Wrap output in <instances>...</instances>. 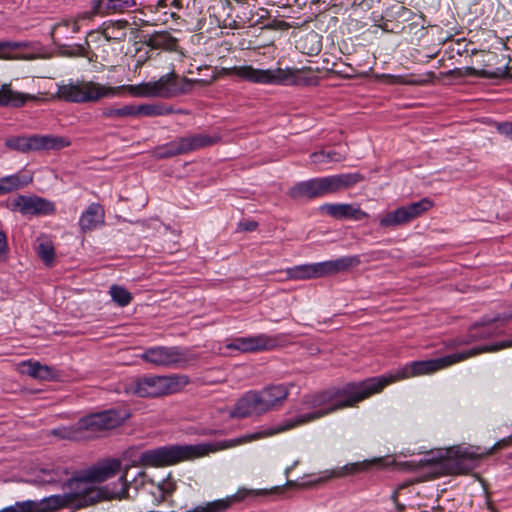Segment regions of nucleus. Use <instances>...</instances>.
<instances>
[{
	"mask_svg": "<svg viewBox=\"0 0 512 512\" xmlns=\"http://www.w3.org/2000/svg\"><path fill=\"white\" fill-rule=\"evenodd\" d=\"M390 379L371 377L358 382H348L315 394L305 395L301 400L300 414L286 419L272 427L263 428L239 439V443L270 437L300 425L315 421L335 411L354 407L359 402L383 390Z\"/></svg>",
	"mask_w": 512,
	"mask_h": 512,
	"instance_id": "f257e3e1",
	"label": "nucleus"
},
{
	"mask_svg": "<svg viewBox=\"0 0 512 512\" xmlns=\"http://www.w3.org/2000/svg\"><path fill=\"white\" fill-rule=\"evenodd\" d=\"M68 475V468L59 465L52 466L40 469L30 482L37 485L62 483V489L65 491V496L68 497L70 508L75 510L107 498L102 489L96 487L92 480L88 478L85 471L64 481Z\"/></svg>",
	"mask_w": 512,
	"mask_h": 512,
	"instance_id": "f03ea898",
	"label": "nucleus"
},
{
	"mask_svg": "<svg viewBox=\"0 0 512 512\" xmlns=\"http://www.w3.org/2000/svg\"><path fill=\"white\" fill-rule=\"evenodd\" d=\"M508 347H512V339L503 340L494 345H482L479 347H473L466 351L453 353L440 358L413 361L397 371L396 374L383 377L390 379V381L386 384L387 386L388 384L400 379L432 374L481 353L494 352Z\"/></svg>",
	"mask_w": 512,
	"mask_h": 512,
	"instance_id": "7ed1b4c3",
	"label": "nucleus"
},
{
	"mask_svg": "<svg viewBox=\"0 0 512 512\" xmlns=\"http://www.w3.org/2000/svg\"><path fill=\"white\" fill-rule=\"evenodd\" d=\"M227 76H237L243 80L264 85H312L317 82L314 75L305 76V69L276 68L257 69L251 65L223 68Z\"/></svg>",
	"mask_w": 512,
	"mask_h": 512,
	"instance_id": "20e7f679",
	"label": "nucleus"
},
{
	"mask_svg": "<svg viewBox=\"0 0 512 512\" xmlns=\"http://www.w3.org/2000/svg\"><path fill=\"white\" fill-rule=\"evenodd\" d=\"M129 414L125 410L108 409L82 417L69 427H59L51 434L61 439L80 440L83 437H92L96 433L111 430L120 426Z\"/></svg>",
	"mask_w": 512,
	"mask_h": 512,
	"instance_id": "39448f33",
	"label": "nucleus"
},
{
	"mask_svg": "<svg viewBox=\"0 0 512 512\" xmlns=\"http://www.w3.org/2000/svg\"><path fill=\"white\" fill-rule=\"evenodd\" d=\"M190 383L187 375H143L135 378L127 392L142 398H157L180 392Z\"/></svg>",
	"mask_w": 512,
	"mask_h": 512,
	"instance_id": "423d86ee",
	"label": "nucleus"
},
{
	"mask_svg": "<svg viewBox=\"0 0 512 512\" xmlns=\"http://www.w3.org/2000/svg\"><path fill=\"white\" fill-rule=\"evenodd\" d=\"M362 179L363 177L359 173L314 178L294 185L289 190V196L293 199H312L349 188L362 181Z\"/></svg>",
	"mask_w": 512,
	"mask_h": 512,
	"instance_id": "0eeeda50",
	"label": "nucleus"
},
{
	"mask_svg": "<svg viewBox=\"0 0 512 512\" xmlns=\"http://www.w3.org/2000/svg\"><path fill=\"white\" fill-rule=\"evenodd\" d=\"M210 451V446L207 444L167 445L142 452L138 462L143 466H169L205 456Z\"/></svg>",
	"mask_w": 512,
	"mask_h": 512,
	"instance_id": "6e6552de",
	"label": "nucleus"
},
{
	"mask_svg": "<svg viewBox=\"0 0 512 512\" xmlns=\"http://www.w3.org/2000/svg\"><path fill=\"white\" fill-rule=\"evenodd\" d=\"M197 82H200V80H192L186 77L179 78L172 71L161 76L157 81L129 85L128 89L132 94L139 97L169 99L189 93L192 90L193 84Z\"/></svg>",
	"mask_w": 512,
	"mask_h": 512,
	"instance_id": "1a4fd4ad",
	"label": "nucleus"
},
{
	"mask_svg": "<svg viewBox=\"0 0 512 512\" xmlns=\"http://www.w3.org/2000/svg\"><path fill=\"white\" fill-rule=\"evenodd\" d=\"M122 87L105 86L93 81H77L58 86L59 98L73 103L97 102L117 95Z\"/></svg>",
	"mask_w": 512,
	"mask_h": 512,
	"instance_id": "9d476101",
	"label": "nucleus"
},
{
	"mask_svg": "<svg viewBox=\"0 0 512 512\" xmlns=\"http://www.w3.org/2000/svg\"><path fill=\"white\" fill-rule=\"evenodd\" d=\"M141 359L166 369H186L197 361L188 348L180 346H154L144 350Z\"/></svg>",
	"mask_w": 512,
	"mask_h": 512,
	"instance_id": "9b49d317",
	"label": "nucleus"
},
{
	"mask_svg": "<svg viewBox=\"0 0 512 512\" xmlns=\"http://www.w3.org/2000/svg\"><path fill=\"white\" fill-rule=\"evenodd\" d=\"M70 142L61 136L31 135L13 136L5 140V146L20 153L40 150H60L68 147Z\"/></svg>",
	"mask_w": 512,
	"mask_h": 512,
	"instance_id": "f8f14e48",
	"label": "nucleus"
},
{
	"mask_svg": "<svg viewBox=\"0 0 512 512\" xmlns=\"http://www.w3.org/2000/svg\"><path fill=\"white\" fill-rule=\"evenodd\" d=\"M481 455L470 448L452 447L441 456L440 462L450 474H466L474 470L480 462Z\"/></svg>",
	"mask_w": 512,
	"mask_h": 512,
	"instance_id": "ddd939ff",
	"label": "nucleus"
},
{
	"mask_svg": "<svg viewBox=\"0 0 512 512\" xmlns=\"http://www.w3.org/2000/svg\"><path fill=\"white\" fill-rule=\"evenodd\" d=\"M433 207V202L429 198H423L420 201L401 206L394 211L387 212L379 220V225L383 228L394 229L398 226L410 223Z\"/></svg>",
	"mask_w": 512,
	"mask_h": 512,
	"instance_id": "4468645a",
	"label": "nucleus"
},
{
	"mask_svg": "<svg viewBox=\"0 0 512 512\" xmlns=\"http://www.w3.org/2000/svg\"><path fill=\"white\" fill-rule=\"evenodd\" d=\"M62 508H70L68 497L65 494L51 495L40 501L27 500L16 502L0 512H54Z\"/></svg>",
	"mask_w": 512,
	"mask_h": 512,
	"instance_id": "2eb2a0df",
	"label": "nucleus"
},
{
	"mask_svg": "<svg viewBox=\"0 0 512 512\" xmlns=\"http://www.w3.org/2000/svg\"><path fill=\"white\" fill-rule=\"evenodd\" d=\"M9 208L23 215H50L55 212L54 203L39 196L18 195Z\"/></svg>",
	"mask_w": 512,
	"mask_h": 512,
	"instance_id": "dca6fc26",
	"label": "nucleus"
},
{
	"mask_svg": "<svg viewBox=\"0 0 512 512\" xmlns=\"http://www.w3.org/2000/svg\"><path fill=\"white\" fill-rule=\"evenodd\" d=\"M277 346V340L266 334L248 337H237L226 344L230 350H238L243 353L272 350Z\"/></svg>",
	"mask_w": 512,
	"mask_h": 512,
	"instance_id": "f3484780",
	"label": "nucleus"
},
{
	"mask_svg": "<svg viewBox=\"0 0 512 512\" xmlns=\"http://www.w3.org/2000/svg\"><path fill=\"white\" fill-rule=\"evenodd\" d=\"M290 387H293V384H275L266 386L262 390L257 391L264 413L282 406L289 395Z\"/></svg>",
	"mask_w": 512,
	"mask_h": 512,
	"instance_id": "a211bd4d",
	"label": "nucleus"
},
{
	"mask_svg": "<svg viewBox=\"0 0 512 512\" xmlns=\"http://www.w3.org/2000/svg\"><path fill=\"white\" fill-rule=\"evenodd\" d=\"M265 414L260 404L257 391L246 392L235 403L234 408L230 412L233 418H246L251 416H259Z\"/></svg>",
	"mask_w": 512,
	"mask_h": 512,
	"instance_id": "6ab92c4d",
	"label": "nucleus"
},
{
	"mask_svg": "<svg viewBox=\"0 0 512 512\" xmlns=\"http://www.w3.org/2000/svg\"><path fill=\"white\" fill-rule=\"evenodd\" d=\"M360 264L359 256H345L335 260L313 263L316 278L333 275Z\"/></svg>",
	"mask_w": 512,
	"mask_h": 512,
	"instance_id": "aec40b11",
	"label": "nucleus"
},
{
	"mask_svg": "<svg viewBox=\"0 0 512 512\" xmlns=\"http://www.w3.org/2000/svg\"><path fill=\"white\" fill-rule=\"evenodd\" d=\"M122 468L121 461L116 458H108L93 465L85 472L92 482L100 483L114 477Z\"/></svg>",
	"mask_w": 512,
	"mask_h": 512,
	"instance_id": "412c9836",
	"label": "nucleus"
},
{
	"mask_svg": "<svg viewBox=\"0 0 512 512\" xmlns=\"http://www.w3.org/2000/svg\"><path fill=\"white\" fill-rule=\"evenodd\" d=\"M94 14H115L128 12L137 6L136 0H93Z\"/></svg>",
	"mask_w": 512,
	"mask_h": 512,
	"instance_id": "4be33fe9",
	"label": "nucleus"
},
{
	"mask_svg": "<svg viewBox=\"0 0 512 512\" xmlns=\"http://www.w3.org/2000/svg\"><path fill=\"white\" fill-rule=\"evenodd\" d=\"M105 211L99 203L90 204L79 219L81 231L88 232L96 229L104 223Z\"/></svg>",
	"mask_w": 512,
	"mask_h": 512,
	"instance_id": "5701e85b",
	"label": "nucleus"
},
{
	"mask_svg": "<svg viewBox=\"0 0 512 512\" xmlns=\"http://www.w3.org/2000/svg\"><path fill=\"white\" fill-rule=\"evenodd\" d=\"M320 209L335 219L351 218L362 220L368 216L367 213L359 208L353 207L351 204H324Z\"/></svg>",
	"mask_w": 512,
	"mask_h": 512,
	"instance_id": "b1692460",
	"label": "nucleus"
},
{
	"mask_svg": "<svg viewBox=\"0 0 512 512\" xmlns=\"http://www.w3.org/2000/svg\"><path fill=\"white\" fill-rule=\"evenodd\" d=\"M143 43L154 50L176 51L178 39L168 31H159L145 36Z\"/></svg>",
	"mask_w": 512,
	"mask_h": 512,
	"instance_id": "393cba45",
	"label": "nucleus"
},
{
	"mask_svg": "<svg viewBox=\"0 0 512 512\" xmlns=\"http://www.w3.org/2000/svg\"><path fill=\"white\" fill-rule=\"evenodd\" d=\"M20 371L22 374L39 380L50 381L57 378V372L54 368L48 365H42L38 361H23L20 364Z\"/></svg>",
	"mask_w": 512,
	"mask_h": 512,
	"instance_id": "a878e982",
	"label": "nucleus"
},
{
	"mask_svg": "<svg viewBox=\"0 0 512 512\" xmlns=\"http://www.w3.org/2000/svg\"><path fill=\"white\" fill-rule=\"evenodd\" d=\"M33 98L34 97L29 94L13 91L11 84L5 83L0 85V107H22L27 100Z\"/></svg>",
	"mask_w": 512,
	"mask_h": 512,
	"instance_id": "bb28decb",
	"label": "nucleus"
},
{
	"mask_svg": "<svg viewBox=\"0 0 512 512\" xmlns=\"http://www.w3.org/2000/svg\"><path fill=\"white\" fill-rule=\"evenodd\" d=\"M128 26L127 20L105 22L101 26V34L107 41L122 42L126 39Z\"/></svg>",
	"mask_w": 512,
	"mask_h": 512,
	"instance_id": "cd10ccee",
	"label": "nucleus"
},
{
	"mask_svg": "<svg viewBox=\"0 0 512 512\" xmlns=\"http://www.w3.org/2000/svg\"><path fill=\"white\" fill-rule=\"evenodd\" d=\"M187 153L213 146L220 141V136L209 134H190L184 136Z\"/></svg>",
	"mask_w": 512,
	"mask_h": 512,
	"instance_id": "c85d7f7f",
	"label": "nucleus"
},
{
	"mask_svg": "<svg viewBox=\"0 0 512 512\" xmlns=\"http://www.w3.org/2000/svg\"><path fill=\"white\" fill-rule=\"evenodd\" d=\"M32 182L31 176L20 173L8 175L0 178V195L17 191Z\"/></svg>",
	"mask_w": 512,
	"mask_h": 512,
	"instance_id": "c756f323",
	"label": "nucleus"
},
{
	"mask_svg": "<svg viewBox=\"0 0 512 512\" xmlns=\"http://www.w3.org/2000/svg\"><path fill=\"white\" fill-rule=\"evenodd\" d=\"M259 24V20L254 21V13L248 7H242L240 11L237 12L235 18L233 19H225L224 27H228L231 29H241L246 26L253 27Z\"/></svg>",
	"mask_w": 512,
	"mask_h": 512,
	"instance_id": "7c9ffc66",
	"label": "nucleus"
},
{
	"mask_svg": "<svg viewBox=\"0 0 512 512\" xmlns=\"http://www.w3.org/2000/svg\"><path fill=\"white\" fill-rule=\"evenodd\" d=\"M495 324H482V319L475 324H473L469 329L468 338L465 343H469L470 341L490 338L497 334V327Z\"/></svg>",
	"mask_w": 512,
	"mask_h": 512,
	"instance_id": "2f4dec72",
	"label": "nucleus"
},
{
	"mask_svg": "<svg viewBox=\"0 0 512 512\" xmlns=\"http://www.w3.org/2000/svg\"><path fill=\"white\" fill-rule=\"evenodd\" d=\"M104 118L119 120L130 117H136V105L128 104L122 107H105L101 110Z\"/></svg>",
	"mask_w": 512,
	"mask_h": 512,
	"instance_id": "473e14b6",
	"label": "nucleus"
},
{
	"mask_svg": "<svg viewBox=\"0 0 512 512\" xmlns=\"http://www.w3.org/2000/svg\"><path fill=\"white\" fill-rule=\"evenodd\" d=\"M173 112V109L164 104H141L136 105V116L143 115L147 117H155L161 115H168Z\"/></svg>",
	"mask_w": 512,
	"mask_h": 512,
	"instance_id": "72a5a7b5",
	"label": "nucleus"
},
{
	"mask_svg": "<svg viewBox=\"0 0 512 512\" xmlns=\"http://www.w3.org/2000/svg\"><path fill=\"white\" fill-rule=\"evenodd\" d=\"M314 164H325L329 162H341L346 159V153L342 151H325L321 150L310 155Z\"/></svg>",
	"mask_w": 512,
	"mask_h": 512,
	"instance_id": "f704fd0d",
	"label": "nucleus"
},
{
	"mask_svg": "<svg viewBox=\"0 0 512 512\" xmlns=\"http://www.w3.org/2000/svg\"><path fill=\"white\" fill-rule=\"evenodd\" d=\"M287 277L293 280L316 278L313 264L298 265L286 270Z\"/></svg>",
	"mask_w": 512,
	"mask_h": 512,
	"instance_id": "c9c22d12",
	"label": "nucleus"
},
{
	"mask_svg": "<svg viewBox=\"0 0 512 512\" xmlns=\"http://www.w3.org/2000/svg\"><path fill=\"white\" fill-rule=\"evenodd\" d=\"M109 294L113 302L120 307L129 305L133 299L132 294L126 288L119 285H112Z\"/></svg>",
	"mask_w": 512,
	"mask_h": 512,
	"instance_id": "e433bc0d",
	"label": "nucleus"
},
{
	"mask_svg": "<svg viewBox=\"0 0 512 512\" xmlns=\"http://www.w3.org/2000/svg\"><path fill=\"white\" fill-rule=\"evenodd\" d=\"M38 256L46 266H51L55 258V249L50 240L41 241L37 247Z\"/></svg>",
	"mask_w": 512,
	"mask_h": 512,
	"instance_id": "4c0bfd02",
	"label": "nucleus"
},
{
	"mask_svg": "<svg viewBox=\"0 0 512 512\" xmlns=\"http://www.w3.org/2000/svg\"><path fill=\"white\" fill-rule=\"evenodd\" d=\"M28 47L27 42L0 41V58H13L11 53L15 50Z\"/></svg>",
	"mask_w": 512,
	"mask_h": 512,
	"instance_id": "58836bf2",
	"label": "nucleus"
},
{
	"mask_svg": "<svg viewBox=\"0 0 512 512\" xmlns=\"http://www.w3.org/2000/svg\"><path fill=\"white\" fill-rule=\"evenodd\" d=\"M203 9V0H193L189 8L183 11V15L191 20H197V23L199 25L200 20L198 19V16L202 14Z\"/></svg>",
	"mask_w": 512,
	"mask_h": 512,
	"instance_id": "ea45409f",
	"label": "nucleus"
},
{
	"mask_svg": "<svg viewBox=\"0 0 512 512\" xmlns=\"http://www.w3.org/2000/svg\"><path fill=\"white\" fill-rule=\"evenodd\" d=\"M126 477H127V471H125L123 473V475H121V477L119 478V481L121 482L120 489L116 490V491H113L109 497H111V498H118V499H122V498H127L128 497L129 485H128Z\"/></svg>",
	"mask_w": 512,
	"mask_h": 512,
	"instance_id": "a19ab883",
	"label": "nucleus"
},
{
	"mask_svg": "<svg viewBox=\"0 0 512 512\" xmlns=\"http://www.w3.org/2000/svg\"><path fill=\"white\" fill-rule=\"evenodd\" d=\"M510 320H512V311L500 313L494 317L484 316L482 318V324H495L497 322H501L502 324H505V323L509 322Z\"/></svg>",
	"mask_w": 512,
	"mask_h": 512,
	"instance_id": "79ce46f5",
	"label": "nucleus"
},
{
	"mask_svg": "<svg viewBox=\"0 0 512 512\" xmlns=\"http://www.w3.org/2000/svg\"><path fill=\"white\" fill-rule=\"evenodd\" d=\"M289 28H291V25L288 22L276 18L271 19L262 27L266 30H288Z\"/></svg>",
	"mask_w": 512,
	"mask_h": 512,
	"instance_id": "37998d69",
	"label": "nucleus"
},
{
	"mask_svg": "<svg viewBox=\"0 0 512 512\" xmlns=\"http://www.w3.org/2000/svg\"><path fill=\"white\" fill-rule=\"evenodd\" d=\"M167 144L168 148H171L177 155L187 154V149L183 137L176 138Z\"/></svg>",
	"mask_w": 512,
	"mask_h": 512,
	"instance_id": "c03bdc74",
	"label": "nucleus"
},
{
	"mask_svg": "<svg viewBox=\"0 0 512 512\" xmlns=\"http://www.w3.org/2000/svg\"><path fill=\"white\" fill-rule=\"evenodd\" d=\"M368 466H369V463H367V462L353 463V464L344 466L343 470H345L344 474H355V473L365 470Z\"/></svg>",
	"mask_w": 512,
	"mask_h": 512,
	"instance_id": "a18cd8bd",
	"label": "nucleus"
},
{
	"mask_svg": "<svg viewBox=\"0 0 512 512\" xmlns=\"http://www.w3.org/2000/svg\"><path fill=\"white\" fill-rule=\"evenodd\" d=\"M497 130L500 134L512 140V122L498 123Z\"/></svg>",
	"mask_w": 512,
	"mask_h": 512,
	"instance_id": "49530a36",
	"label": "nucleus"
},
{
	"mask_svg": "<svg viewBox=\"0 0 512 512\" xmlns=\"http://www.w3.org/2000/svg\"><path fill=\"white\" fill-rule=\"evenodd\" d=\"M512 443V437L508 436L497 441L487 454H492L494 451L508 447Z\"/></svg>",
	"mask_w": 512,
	"mask_h": 512,
	"instance_id": "de8ad7c7",
	"label": "nucleus"
},
{
	"mask_svg": "<svg viewBox=\"0 0 512 512\" xmlns=\"http://www.w3.org/2000/svg\"><path fill=\"white\" fill-rule=\"evenodd\" d=\"M157 155L160 158H170L177 156L171 148H168V144H165L157 149Z\"/></svg>",
	"mask_w": 512,
	"mask_h": 512,
	"instance_id": "09e8293b",
	"label": "nucleus"
},
{
	"mask_svg": "<svg viewBox=\"0 0 512 512\" xmlns=\"http://www.w3.org/2000/svg\"><path fill=\"white\" fill-rule=\"evenodd\" d=\"M193 0H172L170 5L177 8L186 10L192 4Z\"/></svg>",
	"mask_w": 512,
	"mask_h": 512,
	"instance_id": "8fccbe9b",
	"label": "nucleus"
},
{
	"mask_svg": "<svg viewBox=\"0 0 512 512\" xmlns=\"http://www.w3.org/2000/svg\"><path fill=\"white\" fill-rule=\"evenodd\" d=\"M69 56H80V57H86V48L84 45H76L74 50L70 53H68Z\"/></svg>",
	"mask_w": 512,
	"mask_h": 512,
	"instance_id": "3c124183",
	"label": "nucleus"
},
{
	"mask_svg": "<svg viewBox=\"0 0 512 512\" xmlns=\"http://www.w3.org/2000/svg\"><path fill=\"white\" fill-rule=\"evenodd\" d=\"M7 252V238L6 234L0 230V257Z\"/></svg>",
	"mask_w": 512,
	"mask_h": 512,
	"instance_id": "603ef678",
	"label": "nucleus"
},
{
	"mask_svg": "<svg viewBox=\"0 0 512 512\" xmlns=\"http://www.w3.org/2000/svg\"><path fill=\"white\" fill-rule=\"evenodd\" d=\"M241 226H242V229L245 231H253L256 229L257 223L254 221H248V222L241 224Z\"/></svg>",
	"mask_w": 512,
	"mask_h": 512,
	"instance_id": "864d4df0",
	"label": "nucleus"
},
{
	"mask_svg": "<svg viewBox=\"0 0 512 512\" xmlns=\"http://www.w3.org/2000/svg\"><path fill=\"white\" fill-rule=\"evenodd\" d=\"M260 10L263 12V14H261V15L259 16V19H258V20H259V24H260L264 19L268 18V11H267V10H265V9H263V8H262V9H260Z\"/></svg>",
	"mask_w": 512,
	"mask_h": 512,
	"instance_id": "5fc2aeb1",
	"label": "nucleus"
},
{
	"mask_svg": "<svg viewBox=\"0 0 512 512\" xmlns=\"http://www.w3.org/2000/svg\"><path fill=\"white\" fill-rule=\"evenodd\" d=\"M157 5L158 7H167L169 5L168 0H159Z\"/></svg>",
	"mask_w": 512,
	"mask_h": 512,
	"instance_id": "6e6d98bb",
	"label": "nucleus"
},
{
	"mask_svg": "<svg viewBox=\"0 0 512 512\" xmlns=\"http://www.w3.org/2000/svg\"><path fill=\"white\" fill-rule=\"evenodd\" d=\"M307 38H310L311 40H315L318 38V34L315 33V32H310L308 35H307Z\"/></svg>",
	"mask_w": 512,
	"mask_h": 512,
	"instance_id": "4d7b16f0",
	"label": "nucleus"
},
{
	"mask_svg": "<svg viewBox=\"0 0 512 512\" xmlns=\"http://www.w3.org/2000/svg\"><path fill=\"white\" fill-rule=\"evenodd\" d=\"M297 464H298V461H295V462H294V464H293L292 466L287 467V468H286V470H285L286 475H288V474H289V472H290L292 469H294V467H296V465H297Z\"/></svg>",
	"mask_w": 512,
	"mask_h": 512,
	"instance_id": "13d9d810",
	"label": "nucleus"
},
{
	"mask_svg": "<svg viewBox=\"0 0 512 512\" xmlns=\"http://www.w3.org/2000/svg\"><path fill=\"white\" fill-rule=\"evenodd\" d=\"M171 17L173 19H178V18H180V15H178L176 12H171Z\"/></svg>",
	"mask_w": 512,
	"mask_h": 512,
	"instance_id": "bf43d9fd",
	"label": "nucleus"
},
{
	"mask_svg": "<svg viewBox=\"0 0 512 512\" xmlns=\"http://www.w3.org/2000/svg\"><path fill=\"white\" fill-rule=\"evenodd\" d=\"M78 31V26L76 24H74L73 26V32H77Z\"/></svg>",
	"mask_w": 512,
	"mask_h": 512,
	"instance_id": "052dcab7",
	"label": "nucleus"
},
{
	"mask_svg": "<svg viewBox=\"0 0 512 512\" xmlns=\"http://www.w3.org/2000/svg\"><path fill=\"white\" fill-rule=\"evenodd\" d=\"M347 66L351 69V71H352L353 73L355 72L354 68H352L350 65H347Z\"/></svg>",
	"mask_w": 512,
	"mask_h": 512,
	"instance_id": "680f3d73",
	"label": "nucleus"
},
{
	"mask_svg": "<svg viewBox=\"0 0 512 512\" xmlns=\"http://www.w3.org/2000/svg\"><path fill=\"white\" fill-rule=\"evenodd\" d=\"M396 498H397V495H396V493H394L393 494V499L396 500Z\"/></svg>",
	"mask_w": 512,
	"mask_h": 512,
	"instance_id": "e2e57ef3",
	"label": "nucleus"
},
{
	"mask_svg": "<svg viewBox=\"0 0 512 512\" xmlns=\"http://www.w3.org/2000/svg\"><path fill=\"white\" fill-rule=\"evenodd\" d=\"M509 436H510V437H512V434H511V435H509Z\"/></svg>",
	"mask_w": 512,
	"mask_h": 512,
	"instance_id": "0e129e2a",
	"label": "nucleus"
}]
</instances>
